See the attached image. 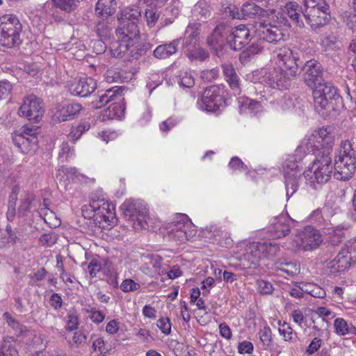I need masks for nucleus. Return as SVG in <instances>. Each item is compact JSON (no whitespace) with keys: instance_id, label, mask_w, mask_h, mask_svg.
I'll return each instance as SVG.
<instances>
[{"instance_id":"nucleus-1","label":"nucleus","mask_w":356,"mask_h":356,"mask_svg":"<svg viewBox=\"0 0 356 356\" xmlns=\"http://www.w3.org/2000/svg\"><path fill=\"white\" fill-rule=\"evenodd\" d=\"M303 174L307 184L313 188H317L327 183L334 174L330 153H317L312 165Z\"/></svg>"},{"instance_id":"nucleus-2","label":"nucleus","mask_w":356,"mask_h":356,"mask_svg":"<svg viewBox=\"0 0 356 356\" xmlns=\"http://www.w3.org/2000/svg\"><path fill=\"white\" fill-rule=\"evenodd\" d=\"M330 6L325 0H304L301 13L314 30L325 26L330 21Z\"/></svg>"},{"instance_id":"nucleus-3","label":"nucleus","mask_w":356,"mask_h":356,"mask_svg":"<svg viewBox=\"0 0 356 356\" xmlns=\"http://www.w3.org/2000/svg\"><path fill=\"white\" fill-rule=\"evenodd\" d=\"M82 216L85 219L93 220V222H111L116 218L115 207L104 198L93 197L89 205L81 208Z\"/></svg>"},{"instance_id":"nucleus-4","label":"nucleus","mask_w":356,"mask_h":356,"mask_svg":"<svg viewBox=\"0 0 356 356\" xmlns=\"http://www.w3.org/2000/svg\"><path fill=\"white\" fill-rule=\"evenodd\" d=\"M22 24L14 15H4L0 17V44L12 48L21 43Z\"/></svg>"},{"instance_id":"nucleus-5","label":"nucleus","mask_w":356,"mask_h":356,"mask_svg":"<svg viewBox=\"0 0 356 356\" xmlns=\"http://www.w3.org/2000/svg\"><path fill=\"white\" fill-rule=\"evenodd\" d=\"M313 88L315 110L321 115H327V113L333 109L332 101L339 98L337 88L329 82H319Z\"/></svg>"},{"instance_id":"nucleus-6","label":"nucleus","mask_w":356,"mask_h":356,"mask_svg":"<svg viewBox=\"0 0 356 356\" xmlns=\"http://www.w3.org/2000/svg\"><path fill=\"white\" fill-rule=\"evenodd\" d=\"M280 251V245L274 241L253 242L246 249L245 259L250 261V268H255L261 258L275 257Z\"/></svg>"},{"instance_id":"nucleus-7","label":"nucleus","mask_w":356,"mask_h":356,"mask_svg":"<svg viewBox=\"0 0 356 356\" xmlns=\"http://www.w3.org/2000/svg\"><path fill=\"white\" fill-rule=\"evenodd\" d=\"M323 241L321 232L314 227L307 225L303 230L298 232L293 243L298 250L307 252L317 249Z\"/></svg>"},{"instance_id":"nucleus-8","label":"nucleus","mask_w":356,"mask_h":356,"mask_svg":"<svg viewBox=\"0 0 356 356\" xmlns=\"http://www.w3.org/2000/svg\"><path fill=\"white\" fill-rule=\"evenodd\" d=\"M284 170L286 195L289 198L298 190L302 175V167H300L298 161L295 156H292L286 160Z\"/></svg>"},{"instance_id":"nucleus-9","label":"nucleus","mask_w":356,"mask_h":356,"mask_svg":"<svg viewBox=\"0 0 356 356\" xmlns=\"http://www.w3.org/2000/svg\"><path fill=\"white\" fill-rule=\"evenodd\" d=\"M273 58L279 67L289 71V75L298 74L299 64L298 52L289 47L284 46L276 48L273 52Z\"/></svg>"},{"instance_id":"nucleus-10","label":"nucleus","mask_w":356,"mask_h":356,"mask_svg":"<svg viewBox=\"0 0 356 356\" xmlns=\"http://www.w3.org/2000/svg\"><path fill=\"white\" fill-rule=\"evenodd\" d=\"M223 88L219 86H211L204 90L201 100L197 102L199 108L207 112H215L225 104Z\"/></svg>"},{"instance_id":"nucleus-11","label":"nucleus","mask_w":356,"mask_h":356,"mask_svg":"<svg viewBox=\"0 0 356 356\" xmlns=\"http://www.w3.org/2000/svg\"><path fill=\"white\" fill-rule=\"evenodd\" d=\"M255 37L259 41H266L268 43H277L284 40V33L277 26L269 22H258L254 24Z\"/></svg>"},{"instance_id":"nucleus-12","label":"nucleus","mask_w":356,"mask_h":356,"mask_svg":"<svg viewBox=\"0 0 356 356\" xmlns=\"http://www.w3.org/2000/svg\"><path fill=\"white\" fill-rule=\"evenodd\" d=\"M44 112L42 100L35 95H29L24 97L23 103L18 110V114L21 117L35 122L39 121Z\"/></svg>"},{"instance_id":"nucleus-13","label":"nucleus","mask_w":356,"mask_h":356,"mask_svg":"<svg viewBox=\"0 0 356 356\" xmlns=\"http://www.w3.org/2000/svg\"><path fill=\"white\" fill-rule=\"evenodd\" d=\"M120 209L126 220L137 222H146L145 216L148 215L149 209L145 204L127 200L121 205Z\"/></svg>"},{"instance_id":"nucleus-14","label":"nucleus","mask_w":356,"mask_h":356,"mask_svg":"<svg viewBox=\"0 0 356 356\" xmlns=\"http://www.w3.org/2000/svg\"><path fill=\"white\" fill-rule=\"evenodd\" d=\"M118 38L135 47L140 40V30L136 22L121 21L115 30Z\"/></svg>"},{"instance_id":"nucleus-15","label":"nucleus","mask_w":356,"mask_h":356,"mask_svg":"<svg viewBox=\"0 0 356 356\" xmlns=\"http://www.w3.org/2000/svg\"><path fill=\"white\" fill-rule=\"evenodd\" d=\"M143 49L136 48L127 42L121 41L120 38L113 41L110 44V51L113 57L122 58L126 53L130 51V56L136 59L138 56L142 55L143 51L145 52L150 48L149 44H143Z\"/></svg>"},{"instance_id":"nucleus-16","label":"nucleus","mask_w":356,"mask_h":356,"mask_svg":"<svg viewBox=\"0 0 356 356\" xmlns=\"http://www.w3.org/2000/svg\"><path fill=\"white\" fill-rule=\"evenodd\" d=\"M82 110L78 103L65 105L58 104L51 110V120L54 123H60L74 118Z\"/></svg>"},{"instance_id":"nucleus-17","label":"nucleus","mask_w":356,"mask_h":356,"mask_svg":"<svg viewBox=\"0 0 356 356\" xmlns=\"http://www.w3.org/2000/svg\"><path fill=\"white\" fill-rule=\"evenodd\" d=\"M304 80L306 84L313 88L323 80V68L316 60H307L303 67Z\"/></svg>"},{"instance_id":"nucleus-18","label":"nucleus","mask_w":356,"mask_h":356,"mask_svg":"<svg viewBox=\"0 0 356 356\" xmlns=\"http://www.w3.org/2000/svg\"><path fill=\"white\" fill-rule=\"evenodd\" d=\"M334 177L336 179L346 181L349 179L356 170V159L335 158Z\"/></svg>"},{"instance_id":"nucleus-19","label":"nucleus","mask_w":356,"mask_h":356,"mask_svg":"<svg viewBox=\"0 0 356 356\" xmlns=\"http://www.w3.org/2000/svg\"><path fill=\"white\" fill-rule=\"evenodd\" d=\"M97 88L95 80L90 77H82L74 79L68 84L70 92L74 96L87 97Z\"/></svg>"},{"instance_id":"nucleus-20","label":"nucleus","mask_w":356,"mask_h":356,"mask_svg":"<svg viewBox=\"0 0 356 356\" xmlns=\"http://www.w3.org/2000/svg\"><path fill=\"white\" fill-rule=\"evenodd\" d=\"M250 30L243 24L232 27L228 44L234 50H241L250 41Z\"/></svg>"},{"instance_id":"nucleus-21","label":"nucleus","mask_w":356,"mask_h":356,"mask_svg":"<svg viewBox=\"0 0 356 356\" xmlns=\"http://www.w3.org/2000/svg\"><path fill=\"white\" fill-rule=\"evenodd\" d=\"M297 74L289 75V71L279 67L269 72L267 77L268 83L270 87L279 90L287 89L290 86L291 80Z\"/></svg>"},{"instance_id":"nucleus-22","label":"nucleus","mask_w":356,"mask_h":356,"mask_svg":"<svg viewBox=\"0 0 356 356\" xmlns=\"http://www.w3.org/2000/svg\"><path fill=\"white\" fill-rule=\"evenodd\" d=\"M227 9L225 13L234 19L252 18L257 15H261L263 12V9L254 3H244L241 6L240 12L234 6H228Z\"/></svg>"},{"instance_id":"nucleus-23","label":"nucleus","mask_w":356,"mask_h":356,"mask_svg":"<svg viewBox=\"0 0 356 356\" xmlns=\"http://www.w3.org/2000/svg\"><path fill=\"white\" fill-rule=\"evenodd\" d=\"M232 26L227 23L220 22L213 29L207 38V44L210 47L222 45L225 42L228 44V38L231 35Z\"/></svg>"},{"instance_id":"nucleus-24","label":"nucleus","mask_w":356,"mask_h":356,"mask_svg":"<svg viewBox=\"0 0 356 356\" xmlns=\"http://www.w3.org/2000/svg\"><path fill=\"white\" fill-rule=\"evenodd\" d=\"M200 24L197 22L189 23L185 31V36L183 41L184 52L195 48L199 44Z\"/></svg>"},{"instance_id":"nucleus-25","label":"nucleus","mask_w":356,"mask_h":356,"mask_svg":"<svg viewBox=\"0 0 356 356\" xmlns=\"http://www.w3.org/2000/svg\"><path fill=\"white\" fill-rule=\"evenodd\" d=\"M355 264L348 252L343 249L338 253L334 259L327 264V268L331 273L343 272Z\"/></svg>"},{"instance_id":"nucleus-26","label":"nucleus","mask_w":356,"mask_h":356,"mask_svg":"<svg viewBox=\"0 0 356 356\" xmlns=\"http://www.w3.org/2000/svg\"><path fill=\"white\" fill-rule=\"evenodd\" d=\"M321 145L316 140L314 132L310 135L306 136L301 141L300 144L296 149V156H299V161L302 156L307 152H314L316 149L319 152Z\"/></svg>"},{"instance_id":"nucleus-27","label":"nucleus","mask_w":356,"mask_h":356,"mask_svg":"<svg viewBox=\"0 0 356 356\" xmlns=\"http://www.w3.org/2000/svg\"><path fill=\"white\" fill-rule=\"evenodd\" d=\"M314 134L318 143L321 145V149H323V151H319V152L330 153V150L334 144V136L330 131V128L322 127L315 131Z\"/></svg>"},{"instance_id":"nucleus-28","label":"nucleus","mask_w":356,"mask_h":356,"mask_svg":"<svg viewBox=\"0 0 356 356\" xmlns=\"http://www.w3.org/2000/svg\"><path fill=\"white\" fill-rule=\"evenodd\" d=\"M222 69L225 79L233 92L235 95H239L241 92L240 80L233 65L232 64H223Z\"/></svg>"},{"instance_id":"nucleus-29","label":"nucleus","mask_w":356,"mask_h":356,"mask_svg":"<svg viewBox=\"0 0 356 356\" xmlns=\"http://www.w3.org/2000/svg\"><path fill=\"white\" fill-rule=\"evenodd\" d=\"M181 40L180 38L173 40L169 43L159 45L154 51V56L157 58L164 59L176 54Z\"/></svg>"},{"instance_id":"nucleus-30","label":"nucleus","mask_w":356,"mask_h":356,"mask_svg":"<svg viewBox=\"0 0 356 356\" xmlns=\"http://www.w3.org/2000/svg\"><path fill=\"white\" fill-rule=\"evenodd\" d=\"M117 3L115 0H98L95 13L101 18H107L116 11Z\"/></svg>"},{"instance_id":"nucleus-31","label":"nucleus","mask_w":356,"mask_h":356,"mask_svg":"<svg viewBox=\"0 0 356 356\" xmlns=\"http://www.w3.org/2000/svg\"><path fill=\"white\" fill-rule=\"evenodd\" d=\"M192 14L197 20L206 22L211 16V6L205 1H199L192 9Z\"/></svg>"},{"instance_id":"nucleus-32","label":"nucleus","mask_w":356,"mask_h":356,"mask_svg":"<svg viewBox=\"0 0 356 356\" xmlns=\"http://www.w3.org/2000/svg\"><path fill=\"white\" fill-rule=\"evenodd\" d=\"M15 144L24 154H29L35 149L38 144L37 137H24L17 136L14 140Z\"/></svg>"},{"instance_id":"nucleus-33","label":"nucleus","mask_w":356,"mask_h":356,"mask_svg":"<svg viewBox=\"0 0 356 356\" xmlns=\"http://www.w3.org/2000/svg\"><path fill=\"white\" fill-rule=\"evenodd\" d=\"M335 332L340 336L353 334L356 336V327L342 318H337L334 321Z\"/></svg>"},{"instance_id":"nucleus-34","label":"nucleus","mask_w":356,"mask_h":356,"mask_svg":"<svg viewBox=\"0 0 356 356\" xmlns=\"http://www.w3.org/2000/svg\"><path fill=\"white\" fill-rule=\"evenodd\" d=\"M120 88L113 87L110 89L106 90L104 93L99 95V102L97 103V107H102L106 106L108 102L114 99L122 100Z\"/></svg>"},{"instance_id":"nucleus-35","label":"nucleus","mask_w":356,"mask_h":356,"mask_svg":"<svg viewBox=\"0 0 356 356\" xmlns=\"http://www.w3.org/2000/svg\"><path fill=\"white\" fill-rule=\"evenodd\" d=\"M286 13L289 17L298 26L302 27L305 26L300 16L302 7H300L296 2H289L285 6Z\"/></svg>"},{"instance_id":"nucleus-36","label":"nucleus","mask_w":356,"mask_h":356,"mask_svg":"<svg viewBox=\"0 0 356 356\" xmlns=\"http://www.w3.org/2000/svg\"><path fill=\"white\" fill-rule=\"evenodd\" d=\"M240 112L243 113L248 110L250 114L255 115L261 110V104L248 97H241L238 100Z\"/></svg>"},{"instance_id":"nucleus-37","label":"nucleus","mask_w":356,"mask_h":356,"mask_svg":"<svg viewBox=\"0 0 356 356\" xmlns=\"http://www.w3.org/2000/svg\"><path fill=\"white\" fill-rule=\"evenodd\" d=\"M269 236L273 238H281L287 236L291 228L289 224H271L268 228Z\"/></svg>"},{"instance_id":"nucleus-38","label":"nucleus","mask_w":356,"mask_h":356,"mask_svg":"<svg viewBox=\"0 0 356 356\" xmlns=\"http://www.w3.org/2000/svg\"><path fill=\"white\" fill-rule=\"evenodd\" d=\"M325 234L330 243L332 245H337L341 242L344 237L343 227L340 225H337L334 227H328Z\"/></svg>"},{"instance_id":"nucleus-39","label":"nucleus","mask_w":356,"mask_h":356,"mask_svg":"<svg viewBox=\"0 0 356 356\" xmlns=\"http://www.w3.org/2000/svg\"><path fill=\"white\" fill-rule=\"evenodd\" d=\"M302 291L318 298H323L326 295L325 291L323 288L314 283L302 282Z\"/></svg>"},{"instance_id":"nucleus-40","label":"nucleus","mask_w":356,"mask_h":356,"mask_svg":"<svg viewBox=\"0 0 356 356\" xmlns=\"http://www.w3.org/2000/svg\"><path fill=\"white\" fill-rule=\"evenodd\" d=\"M276 268L287 275L294 276L300 271V266L293 262H286L279 261L276 264Z\"/></svg>"},{"instance_id":"nucleus-41","label":"nucleus","mask_w":356,"mask_h":356,"mask_svg":"<svg viewBox=\"0 0 356 356\" xmlns=\"http://www.w3.org/2000/svg\"><path fill=\"white\" fill-rule=\"evenodd\" d=\"M122 21L135 22L141 15V12L138 6H133L127 7L122 10Z\"/></svg>"},{"instance_id":"nucleus-42","label":"nucleus","mask_w":356,"mask_h":356,"mask_svg":"<svg viewBox=\"0 0 356 356\" xmlns=\"http://www.w3.org/2000/svg\"><path fill=\"white\" fill-rule=\"evenodd\" d=\"M18 188L15 187L9 196L6 218L8 221H13L15 215V205L17 200Z\"/></svg>"},{"instance_id":"nucleus-43","label":"nucleus","mask_w":356,"mask_h":356,"mask_svg":"<svg viewBox=\"0 0 356 356\" xmlns=\"http://www.w3.org/2000/svg\"><path fill=\"white\" fill-rule=\"evenodd\" d=\"M0 356H19L16 343L4 341L0 348Z\"/></svg>"},{"instance_id":"nucleus-44","label":"nucleus","mask_w":356,"mask_h":356,"mask_svg":"<svg viewBox=\"0 0 356 356\" xmlns=\"http://www.w3.org/2000/svg\"><path fill=\"white\" fill-rule=\"evenodd\" d=\"M177 82L180 86L187 88H192L195 84L193 76L187 71L180 72Z\"/></svg>"},{"instance_id":"nucleus-45","label":"nucleus","mask_w":356,"mask_h":356,"mask_svg":"<svg viewBox=\"0 0 356 356\" xmlns=\"http://www.w3.org/2000/svg\"><path fill=\"white\" fill-rule=\"evenodd\" d=\"M97 35L102 39L108 38L111 34V28L107 22L99 21L95 26Z\"/></svg>"},{"instance_id":"nucleus-46","label":"nucleus","mask_w":356,"mask_h":356,"mask_svg":"<svg viewBox=\"0 0 356 356\" xmlns=\"http://www.w3.org/2000/svg\"><path fill=\"white\" fill-rule=\"evenodd\" d=\"M3 318L8 325L15 332L16 334H20L26 331V327L14 319L9 313H4Z\"/></svg>"},{"instance_id":"nucleus-47","label":"nucleus","mask_w":356,"mask_h":356,"mask_svg":"<svg viewBox=\"0 0 356 356\" xmlns=\"http://www.w3.org/2000/svg\"><path fill=\"white\" fill-rule=\"evenodd\" d=\"M341 149L340 153L338 156L336 158L338 159H343V158H350L352 157L353 159H355V151L353 150L352 147V145L348 140L342 141L341 143Z\"/></svg>"},{"instance_id":"nucleus-48","label":"nucleus","mask_w":356,"mask_h":356,"mask_svg":"<svg viewBox=\"0 0 356 356\" xmlns=\"http://www.w3.org/2000/svg\"><path fill=\"white\" fill-rule=\"evenodd\" d=\"M55 7L70 13L76 7V0H51Z\"/></svg>"},{"instance_id":"nucleus-49","label":"nucleus","mask_w":356,"mask_h":356,"mask_svg":"<svg viewBox=\"0 0 356 356\" xmlns=\"http://www.w3.org/2000/svg\"><path fill=\"white\" fill-rule=\"evenodd\" d=\"M185 54L189 58L197 59L200 60H204L209 56L207 51L198 46L195 48H193L191 50L186 51Z\"/></svg>"},{"instance_id":"nucleus-50","label":"nucleus","mask_w":356,"mask_h":356,"mask_svg":"<svg viewBox=\"0 0 356 356\" xmlns=\"http://www.w3.org/2000/svg\"><path fill=\"white\" fill-rule=\"evenodd\" d=\"M90 124L88 123L80 124L76 127H72L71 131L68 135L69 138L76 140L81 138L82 134L89 129Z\"/></svg>"},{"instance_id":"nucleus-51","label":"nucleus","mask_w":356,"mask_h":356,"mask_svg":"<svg viewBox=\"0 0 356 356\" xmlns=\"http://www.w3.org/2000/svg\"><path fill=\"white\" fill-rule=\"evenodd\" d=\"M145 17L146 18L147 25L152 27L155 25L159 17V13L156 8L150 7L145 10Z\"/></svg>"},{"instance_id":"nucleus-52","label":"nucleus","mask_w":356,"mask_h":356,"mask_svg":"<svg viewBox=\"0 0 356 356\" xmlns=\"http://www.w3.org/2000/svg\"><path fill=\"white\" fill-rule=\"evenodd\" d=\"M280 334L283 336L285 341L294 342L296 339V333L286 323L283 324L282 327L279 328Z\"/></svg>"},{"instance_id":"nucleus-53","label":"nucleus","mask_w":356,"mask_h":356,"mask_svg":"<svg viewBox=\"0 0 356 356\" xmlns=\"http://www.w3.org/2000/svg\"><path fill=\"white\" fill-rule=\"evenodd\" d=\"M35 199L29 195H26L25 197L22 200L21 204L18 209L19 215H25L26 212L29 211L32 207V205L35 202Z\"/></svg>"},{"instance_id":"nucleus-54","label":"nucleus","mask_w":356,"mask_h":356,"mask_svg":"<svg viewBox=\"0 0 356 356\" xmlns=\"http://www.w3.org/2000/svg\"><path fill=\"white\" fill-rule=\"evenodd\" d=\"M259 334L264 346L269 347L272 344V332L269 327L260 330Z\"/></svg>"},{"instance_id":"nucleus-55","label":"nucleus","mask_w":356,"mask_h":356,"mask_svg":"<svg viewBox=\"0 0 356 356\" xmlns=\"http://www.w3.org/2000/svg\"><path fill=\"white\" fill-rule=\"evenodd\" d=\"M63 172L66 174L69 179L72 180L82 181L86 179V176L80 173L75 168H65Z\"/></svg>"},{"instance_id":"nucleus-56","label":"nucleus","mask_w":356,"mask_h":356,"mask_svg":"<svg viewBox=\"0 0 356 356\" xmlns=\"http://www.w3.org/2000/svg\"><path fill=\"white\" fill-rule=\"evenodd\" d=\"M157 326L164 334H169L171 332V323L169 318L162 317L157 321Z\"/></svg>"},{"instance_id":"nucleus-57","label":"nucleus","mask_w":356,"mask_h":356,"mask_svg":"<svg viewBox=\"0 0 356 356\" xmlns=\"http://www.w3.org/2000/svg\"><path fill=\"white\" fill-rule=\"evenodd\" d=\"M86 311L90 313V318L94 323H99L104 320L105 315L101 311L97 310L95 307L89 306V307L86 309Z\"/></svg>"},{"instance_id":"nucleus-58","label":"nucleus","mask_w":356,"mask_h":356,"mask_svg":"<svg viewBox=\"0 0 356 356\" xmlns=\"http://www.w3.org/2000/svg\"><path fill=\"white\" fill-rule=\"evenodd\" d=\"M119 102H115L108 107L110 113H113V117H120L124 114L125 107L120 102L121 100L119 99Z\"/></svg>"},{"instance_id":"nucleus-59","label":"nucleus","mask_w":356,"mask_h":356,"mask_svg":"<svg viewBox=\"0 0 356 356\" xmlns=\"http://www.w3.org/2000/svg\"><path fill=\"white\" fill-rule=\"evenodd\" d=\"M343 249L348 252V255L352 258L354 263H356V238L350 240Z\"/></svg>"},{"instance_id":"nucleus-60","label":"nucleus","mask_w":356,"mask_h":356,"mask_svg":"<svg viewBox=\"0 0 356 356\" xmlns=\"http://www.w3.org/2000/svg\"><path fill=\"white\" fill-rule=\"evenodd\" d=\"M259 291L261 294H270L273 291V286L269 282L261 280L257 281Z\"/></svg>"},{"instance_id":"nucleus-61","label":"nucleus","mask_w":356,"mask_h":356,"mask_svg":"<svg viewBox=\"0 0 356 356\" xmlns=\"http://www.w3.org/2000/svg\"><path fill=\"white\" fill-rule=\"evenodd\" d=\"M120 287L124 292H129L138 290L140 285L134 280L129 279L124 280Z\"/></svg>"},{"instance_id":"nucleus-62","label":"nucleus","mask_w":356,"mask_h":356,"mask_svg":"<svg viewBox=\"0 0 356 356\" xmlns=\"http://www.w3.org/2000/svg\"><path fill=\"white\" fill-rule=\"evenodd\" d=\"M322 346V339L315 337L309 343L308 347L306 349V353L308 355H312L315 353L316 351L318 350V349Z\"/></svg>"},{"instance_id":"nucleus-63","label":"nucleus","mask_w":356,"mask_h":356,"mask_svg":"<svg viewBox=\"0 0 356 356\" xmlns=\"http://www.w3.org/2000/svg\"><path fill=\"white\" fill-rule=\"evenodd\" d=\"M12 85L9 81H0V99L6 98L12 90Z\"/></svg>"},{"instance_id":"nucleus-64","label":"nucleus","mask_w":356,"mask_h":356,"mask_svg":"<svg viewBox=\"0 0 356 356\" xmlns=\"http://www.w3.org/2000/svg\"><path fill=\"white\" fill-rule=\"evenodd\" d=\"M88 270L90 275L92 277H95L97 276V273L102 270L101 264L97 260H92L88 265Z\"/></svg>"}]
</instances>
